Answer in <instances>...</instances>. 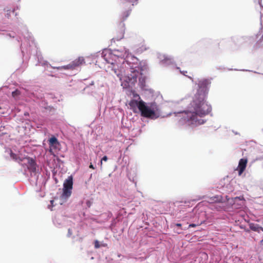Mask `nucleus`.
Segmentation results:
<instances>
[{"label": "nucleus", "mask_w": 263, "mask_h": 263, "mask_svg": "<svg viewBox=\"0 0 263 263\" xmlns=\"http://www.w3.org/2000/svg\"><path fill=\"white\" fill-rule=\"evenodd\" d=\"M102 57L111 65V69L115 71L121 81L124 89L132 88L137 82V78L140 81L142 78L141 70L138 67V59L129 54L124 48L111 51L104 49Z\"/></svg>", "instance_id": "f257e3e1"}, {"label": "nucleus", "mask_w": 263, "mask_h": 263, "mask_svg": "<svg viewBox=\"0 0 263 263\" xmlns=\"http://www.w3.org/2000/svg\"><path fill=\"white\" fill-rule=\"evenodd\" d=\"M210 84L209 80L202 79L196 84V92L192 100L190 102L186 110L173 113L181 117L179 121L180 125L196 127L203 124L205 121L202 118L211 111V106L205 101L208 87Z\"/></svg>", "instance_id": "f03ea898"}, {"label": "nucleus", "mask_w": 263, "mask_h": 263, "mask_svg": "<svg viewBox=\"0 0 263 263\" xmlns=\"http://www.w3.org/2000/svg\"><path fill=\"white\" fill-rule=\"evenodd\" d=\"M133 95L134 99L130 101L129 105L135 112H140L142 116L151 119H157L161 116L160 110L156 104L146 105L138 95L134 92Z\"/></svg>", "instance_id": "7ed1b4c3"}, {"label": "nucleus", "mask_w": 263, "mask_h": 263, "mask_svg": "<svg viewBox=\"0 0 263 263\" xmlns=\"http://www.w3.org/2000/svg\"><path fill=\"white\" fill-rule=\"evenodd\" d=\"M73 185V178L71 176H69L66 179L63 184V192L61 196L63 199H67L69 197L71 194V190Z\"/></svg>", "instance_id": "20e7f679"}, {"label": "nucleus", "mask_w": 263, "mask_h": 263, "mask_svg": "<svg viewBox=\"0 0 263 263\" xmlns=\"http://www.w3.org/2000/svg\"><path fill=\"white\" fill-rule=\"evenodd\" d=\"M248 163V160L246 158L240 159L239 161L238 165L236 170L238 171V175L241 176L242 173L246 170Z\"/></svg>", "instance_id": "39448f33"}, {"label": "nucleus", "mask_w": 263, "mask_h": 263, "mask_svg": "<svg viewBox=\"0 0 263 263\" xmlns=\"http://www.w3.org/2000/svg\"><path fill=\"white\" fill-rule=\"evenodd\" d=\"M84 63V59L82 57H80L72 62V64H69L63 68L64 69L73 68L75 67L82 65Z\"/></svg>", "instance_id": "423d86ee"}, {"label": "nucleus", "mask_w": 263, "mask_h": 263, "mask_svg": "<svg viewBox=\"0 0 263 263\" xmlns=\"http://www.w3.org/2000/svg\"><path fill=\"white\" fill-rule=\"evenodd\" d=\"M27 167L30 172L35 173L36 171V165L34 160L31 158H27Z\"/></svg>", "instance_id": "0eeeda50"}, {"label": "nucleus", "mask_w": 263, "mask_h": 263, "mask_svg": "<svg viewBox=\"0 0 263 263\" xmlns=\"http://www.w3.org/2000/svg\"><path fill=\"white\" fill-rule=\"evenodd\" d=\"M49 144L50 148L52 147L54 149H58L60 146V143L58 139L54 136L49 139Z\"/></svg>", "instance_id": "6e6552de"}, {"label": "nucleus", "mask_w": 263, "mask_h": 263, "mask_svg": "<svg viewBox=\"0 0 263 263\" xmlns=\"http://www.w3.org/2000/svg\"><path fill=\"white\" fill-rule=\"evenodd\" d=\"M249 228L252 231L254 232L259 233L260 231H262L263 232V227L258 224L250 223L249 224Z\"/></svg>", "instance_id": "1a4fd4ad"}, {"label": "nucleus", "mask_w": 263, "mask_h": 263, "mask_svg": "<svg viewBox=\"0 0 263 263\" xmlns=\"http://www.w3.org/2000/svg\"><path fill=\"white\" fill-rule=\"evenodd\" d=\"M161 62L163 64H168L171 63L172 60L171 58L167 57L165 55L160 54L158 57Z\"/></svg>", "instance_id": "9d476101"}, {"label": "nucleus", "mask_w": 263, "mask_h": 263, "mask_svg": "<svg viewBox=\"0 0 263 263\" xmlns=\"http://www.w3.org/2000/svg\"><path fill=\"white\" fill-rule=\"evenodd\" d=\"M10 157L15 161L18 162H20L21 161H22V159L20 157H18L17 155H16L15 154L13 153L11 150H10Z\"/></svg>", "instance_id": "9b49d317"}, {"label": "nucleus", "mask_w": 263, "mask_h": 263, "mask_svg": "<svg viewBox=\"0 0 263 263\" xmlns=\"http://www.w3.org/2000/svg\"><path fill=\"white\" fill-rule=\"evenodd\" d=\"M124 31H122L120 33L119 36L118 37H117V38H116V39H113V40H115L118 41V40H120L122 39L123 37V36H124Z\"/></svg>", "instance_id": "f8f14e48"}, {"label": "nucleus", "mask_w": 263, "mask_h": 263, "mask_svg": "<svg viewBox=\"0 0 263 263\" xmlns=\"http://www.w3.org/2000/svg\"><path fill=\"white\" fill-rule=\"evenodd\" d=\"M237 200H239L242 201V203H244V198L243 196H240V197H236L235 198V201H236Z\"/></svg>", "instance_id": "ddd939ff"}, {"label": "nucleus", "mask_w": 263, "mask_h": 263, "mask_svg": "<svg viewBox=\"0 0 263 263\" xmlns=\"http://www.w3.org/2000/svg\"><path fill=\"white\" fill-rule=\"evenodd\" d=\"M176 104H177V102H169L167 104V105L168 106V107H175L176 106Z\"/></svg>", "instance_id": "4468645a"}, {"label": "nucleus", "mask_w": 263, "mask_h": 263, "mask_svg": "<svg viewBox=\"0 0 263 263\" xmlns=\"http://www.w3.org/2000/svg\"><path fill=\"white\" fill-rule=\"evenodd\" d=\"M137 50V52H142V51L146 50V48L145 47L142 46L139 48H138Z\"/></svg>", "instance_id": "2eb2a0df"}, {"label": "nucleus", "mask_w": 263, "mask_h": 263, "mask_svg": "<svg viewBox=\"0 0 263 263\" xmlns=\"http://www.w3.org/2000/svg\"><path fill=\"white\" fill-rule=\"evenodd\" d=\"M108 160V158L106 156H104L102 160H101V166H102V161H106L107 160Z\"/></svg>", "instance_id": "dca6fc26"}, {"label": "nucleus", "mask_w": 263, "mask_h": 263, "mask_svg": "<svg viewBox=\"0 0 263 263\" xmlns=\"http://www.w3.org/2000/svg\"><path fill=\"white\" fill-rule=\"evenodd\" d=\"M18 93V91H14L12 92V95L13 97L15 96V95L17 94Z\"/></svg>", "instance_id": "f3484780"}, {"label": "nucleus", "mask_w": 263, "mask_h": 263, "mask_svg": "<svg viewBox=\"0 0 263 263\" xmlns=\"http://www.w3.org/2000/svg\"><path fill=\"white\" fill-rule=\"evenodd\" d=\"M196 224H191L189 225V227H196Z\"/></svg>", "instance_id": "a211bd4d"}, {"label": "nucleus", "mask_w": 263, "mask_h": 263, "mask_svg": "<svg viewBox=\"0 0 263 263\" xmlns=\"http://www.w3.org/2000/svg\"><path fill=\"white\" fill-rule=\"evenodd\" d=\"M130 13V12L129 11H128L126 13V15H125V18H126L129 14Z\"/></svg>", "instance_id": "6ab92c4d"}, {"label": "nucleus", "mask_w": 263, "mask_h": 263, "mask_svg": "<svg viewBox=\"0 0 263 263\" xmlns=\"http://www.w3.org/2000/svg\"><path fill=\"white\" fill-rule=\"evenodd\" d=\"M215 198H217L216 197H214L213 198V199L211 198V200L212 201H218V199L214 200V199H215Z\"/></svg>", "instance_id": "aec40b11"}, {"label": "nucleus", "mask_w": 263, "mask_h": 263, "mask_svg": "<svg viewBox=\"0 0 263 263\" xmlns=\"http://www.w3.org/2000/svg\"><path fill=\"white\" fill-rule=\"evenodd\" d=\"M175 226L177 227H181V223H176V224H175Z\"/></svg>", "instance_id": "412c9836"}, {"label": "nucleus", "mask_w": 263, "mask_h": 263, "mask_svg": "<svg viewBox=\"0 0 263 263\" xmlns=\"http://www.w3.org/2000/svg\"><path fill=\"white\" fill-rule=\"evenodd\" d=\"M89 167H90V168H92V169H94V168H94V167H93V165H92L91 163L90 164V165H89Z\"/></svg>", "instance_id": "4be33fe9"}, {"label": "nucleus", "mask_w": 263, "mask_h": 263, "mask_svg": "<svg viewBox=\"0 0 263 263\" xmlns=\"http://www.w3.org/2000/svg\"><path fill=\"white\" fill-rule=\"evenodd\" d=\"M180 72L181 73H182L183 75H185V73L186 72V71H181V70H180Z\"/></svg>", "instance_id": "5701e85b"}, {"label": "nucleus", "mask_w": 263, "mask_h": 263, "mask_svg": "<svg viewBox=\"0 0 263 263\" xmlns=\"http://www.w3.org/2000/svg\"><path fill=\"white\" fill-rule=\"evenodd\" d=\"M24 130H30V128L27 129V127H25V128L24 129Z\"/></svg>", "instance_id": "b1692460"}, {"label": "nucleus", "mask_w": 263, "mask_h": 263, "mask_svg": "<svg viewBox=\"0 0 263 263\" xmlns=\"http://www.w3.org/2000/svg\"><path fill=\"white\" fill-rule=\"evenodd\" d=\"M185 100H186V99H182V100H181V101H182V102H185Z\"/></svg>", "instance_id": "393cba45"}, {"label": "nucleus", "mask_w": 263, "mask_h": 263, "mask_svg": "<svg viewBox=\"0 0 263 263\" xmlns=\"http://www.w3.org/2000/svg\"><path fill=\"white\" fill-rule=\"evenodd\" d=\"M50 202H51V203H52L53 202V200H51Z\"/></svg>", "instance_id": "a878e982"}, {"label": "nucleus", "mask_w": 263, "mask_h": 263, "mask_svg": "<svg viewBox=\"0 0 263 263\" xmlns=\"http://www.w3.org/2000/svg\"><path fill=\"white\" fill-rule=\"evenodd\" d=\"M95 247H96V248H98V246L95 245Z\"/></svg>", "instance_id": "bb28decb"}]
</instances>
